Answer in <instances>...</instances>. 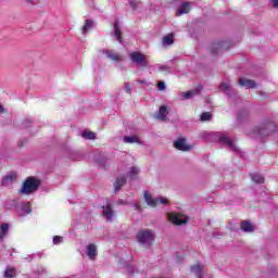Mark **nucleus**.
Masks as SVG:
<instances>
[{
    "mask_svg": "<svg viewBox=\"0 0 278 278\" xmlns=\"http://www.w3.org/2000/svg\"><path fill=\"white\" fill-rule=\"evenodd\" d=\"M277 131V126L270 121L263 122L260 126H256L255 136H273Z\"/></svg>",
    "mask_w": 278,
    "mask_h": 278,
    "instance_id": "obj_1",
    "label": "nucleus"
},
{
    "mask_svg": "<svg viewBox=\"0 0 278 278\" xmlns=\"http://www.w3.org/2000/svg\"><path fill=\"white\" fill-rule=\"evenodd\" d=\"M38 188H40V180L28 177L20 189V194H34Z\"/></svg>",
    "mask_w": 278,
    "mask_h": 278,
    "instance_id": "obj_2",
    "label": "nucleus"
},
{
    "mask_svg": "<svg viewBox=\"0 0 278 278\" xmlns=\"http://www.w3.org/2000/svg\"><path fill=\"white\" fill-rule=\"evenodd\" d=\"M137 240L140 244L149 247L155 242V232L151 229L139 230L137 233Z\"/></svg>",
    "mask_w": 278,
    "mask_h": 278,
    "instance_id": "obj_3",
    "label": "nucleus"
},
{
    "mask_svg": "<svg viewBox=\"0 0 278 278\" xmlns=\"http://www.w3.org/2000/svg\"><path fill=\"white\" fill-rule=\"evenodd\" d=\"M130 60L135 64H139L143 68H146V66H149V61H147V55H144L143 53H140L139 51H135L130 53Z\"/></svg>",
    "mask_w": 278,
    "mask_h": 278,
    "instance_id": "obj_4",
    "label": "nucleus"
},
{
    "mask_svg": "<svg viewBox=\"0 0 278 278\" xmlns=\"http://www.w3.org/2000/svg\"><path fill=\"white\" fill-rule=\"evenodd\" d=\"M238 85L241 86V88H245V90L257 88V83H255V80L242 77L239 78Z\"/></svg>",
    "mask_w": 278,
    "mask_h": 278,
    "instance_id": "obj_5",
    "label": "nucleus"
},
{
    "mask_svg": "<svg viewBox=\"0 0 278 278\" xmlns=\"http://www.w3.org/2000/svg\"><path fill=\"white\" fill-rule=\"evenodd\" d=\"M169 220L174 225H186V223H188V217H184L181 214L170 213Z\"/></svg>",
    "mask_w": 278,
    "mask_h": 278,
    "instance_id": "obj_6",
    "label": "nucleus"
},
{
    "mask_svg": "<svg viewBox=\"0 0 278 278\" xmlns=\"http://www.w3.org/2000/svg\"><path fill=\"white\" fill-rule=\"evenodd\" d=\"M174 147L175 149H177V151H190V149H192V146H188V143H186V138H179L177 141L174 142Z\"/></svg>",
    "mask_w": 278,
    "mask_h": 278,
    "instance_id": "obj_7",
    "label": "nucleus"
},
{
    "mask_svg": "<svg viewBox=\"0 0 278 278\" xmlns=\"http://www.w3.org/2000/svg\"><path fill=\"white\" fill-rule=\"evenodd\" d=\"M202 90H203V86H198V88L192 91L181 92L180 97L181 99H191V97H197V94H201Z\"/></svg>",
    "mask_w": 278,
    "mask_h": 278,
    "instance_id": "obj_8",
    "label": "nucleus"
},
{
    "mask_svg": "<svg viewBox=\"0 0 278 278\" xmlns=\"http://www.w3.org/2000/svg\"><path fill=\"white\" fill-rule=\"evenodd\" d=\"M103 210V216L106 217V220H112L114 217V208L112 207V204H106L105 206H102Z\"/></svg>",
    "mask_w": 278,
    "mask_h": 278,
    "instance_id": "obj_9",
    "label": "nucleus"
},
{
    "mask_svg": "<svg viewBox=\"0 0 278 278\" xmlns=\"http://www.w3.org/2000/svg\"><path fill=\"white\" fill-rule=\"evenodd\" d=\"M143 198L144 201L147 203V205H150V207H157V199H153V197H151L150 193H148V191H144L143 193Z\"/></svg>",
    "mask_w": 278,
    "mask_h": 278,
    "instance_id": "obj_10",
    "label": "nucleus"
},
{
    "mask_svg": "<svg viewBox=\"0 0 278 278\" xmlns=\"http://www.w3.org/2000/svg\"><path fill=\"white\" fill-rule=\"evenodd\" d=\"M103 53H105L106 58H109V60H112V62H121V55L116 53V51L103 50Z\"/></svg>",
    "mask_w": 278,
    "mask_h": 278,
    "instance_id": "obj_11",
    "label": "nucleus"
},
{
    "mask_svg": "<svg viewBox=\"0 0 278 278\" xmlns=\"http://www.w3.org/2000/svg\"><path fill=\"white\" fill-rule=\"evenodd\" d=\"M188 12H190V2H184L180 9L176 11V16H184V14H188Z\"/></svg>",
    "mask_w": 278,
    "mask_h": 278,
    "instance_id": "obj_12",
    "label": "nucleus"
},
{
    "mask_svg": "<svg viewBox=\"0 0 278 278\" xmlns=\"http://www.w3.org/2000/svg\"><path fill=\"white\" fill-rule=\"evenodd\" d=\"M87 255L90 260H97V245L94 243L87 247Z\"/></svg>",
    "mask_w": 278,
    "mask_h": 278,
    "instance_id": "obj_13",
    "label": "nucleus"
},
{
    "mask_svg": "<svg viewBox=\"0 0 278 278\" xmlns=\"http://www.w3.org/2000/svg\"><path fill=\"white\" fill-rule=\"evenodd\" d=\"M168 114V108L166 105H161L156 118L159 121H166V115Z\"/></svg>",
    "mask_w": 278,
    "mask_h": 278,
    "instance_id": "obj_14",
    "label": "nucleus"
},
{
    "mask_svg": "<svg viewBox=\"0 0 278 278\" xmlns=\"http://www.w3.org/2000/svg\"><path fill=\"white\" fill-rule=\"evenodd\" d=\"M191 271L194 273L195 277L203 278V265L201 263L191 266Z\"/></svg>",
    "mask_w": 278,
    "mask_h": 278,
    "instance_id": "obj_15",
    "label": "nucleus"
},
{
    "mask_svg": "<svg viewBox=\"0 0 278 278\" xmlns=\"http://www.w3.org/2000/svg\"><path fill=\"white\" fill-rule=\"evenodd\" d=\"M114 36L117 40V42L122 43L123 42V30H121V27H118V21L114 23Z\"/></svg>",
    "mask_w": 278,
    "mask_h": 278,
    "instance_id": "obj_16",
    "label": "nucleus"
},
{
    "mask_svg": "<svg viewBox=\"0 0 278 278\" xmlns=\"http://www.w3.org/2000/svg\"><path fill=\"white\" fill-rule=\"evenodd\" d=\"M241 231H245V233H252L254 231L253 225L249 220L241 222Z\"/></svg>",
    "mask_w": 278,
    "mask_h": 278,
    "instance_id": "obj_17",
    "label": "nucleus"
},
{
    "mask_svg": "<svg viewBox=\"0 0 278 278\" xmlns=\"http://www.w3.org/2000/svg\"><path fill=\"white\" fill-rule=\"evenodd\" d=\"M219 142H223V144L230 147V149H235V147H236V146H233V139L229 138L228 136L219 137Z\"/></svg>",
    "mask_w": 278,
    "mask_h": 278,
    "instance_id": "obj_18",
    "label": "nucleus"
},
{
    "mask_svg": "<svg viewBox=\"0 0 278 278\" xmlns=\"http://www.w3.org/2000/svg\"><path fill=\"white\" fill-rule=\"evenodd\" d=\"M127 184V179L125 177L117 178L116 181L114 182V190L115 192H118L123 186Z\"/></svg>",
    "mask_w": 278,
    "mask_h": 278,
    "instance_id": "obj_19",
    "label": "nucleus"
},
{
    "mask_svg": "<svg viewBox=\"0 0 278 278\" xmlns=\"http://www.w3.org/2000/svg\"><path fill=\"white\" fill-rule=\"evenodd\" d=\"M175 42V36L173 34H169L165 37H163V45L164 47H170Z\"/></svg>",
    "mask_w": 278,
    "mask_h": 278,
    "instance_id": "obj_20",
    "label": "nucleus"
},
{
    "mask_svg": "<svg viewBox=\"0 0 278 278\" xmlns=\"http://www.w3.org/2000/svg\"><path fill=\"white\" fill-rule=\"evenodd\" d=\"M223 45H225V42H223V41L213 43V46L211 48V53L213 55H216V53H218V51H220V49H223Z\"/></svg>",
    "mask_w": 278,
    "mask_h": 278,
    "instance_id": "obj_21",
    "label": "nucleus"
},
{
    "mask_svg": "<svg viewBox=\"0 0 278 278\" xmlns=\"http://www.w3.org/2000/svg\"><path fill=\"white\" fill-rule=\"evenodd\" d=\"M140 175V169L138 167L132 166L128 173L129 179H136Z\"/></svg>",
    "mask_w": 278,
    "mask_h": 278,
    "instance_id": "obj_22",
    "label": "nucleus"
},
{
    "mask_svg": "<svg viewBox=\"0 0 278 278\" xmlns=\"http://www.w3.org/2000/svg\"><path fill=\"white\" fill-rule=\"evenodd\" d=\"M9 229L10 226L8 224H2L0 226V240L8 236Z\"/></svg>",
    "mask_w": 278,
    "mask_h": 278,
    "instance_id": "obj_23",
    "label": "nucleus"
},
{
    "mask_svg": "<svg viewBox=\"0 0 278 278\" xmlns=\"http://www.w3.org/2000/svg\"><path fill=\"white\" fill-rule=\"evenodd\" d=\"M92 25H93L92 20H87L81 29L83 34H87L88 31H90V29H92Z\"/></svg>",
    "mask_w": 278,
    "mask_h": 278,
    "instance_id": "obj_24",
    "label": "nucleus"
},
{
    "mask_svg": "<svg viewBox=\"0 0 278 278\" xmlns=\"http://www.w3.org/2000/svg\"><path fill=\"white\" fill-rule=\"evenodd\" d=\"M124 142L127 144H134L135 142H140V139H138L136 136H126L124 137Z\"/></svg>",
    "mask_w": 278,
    "mask_h": 278,
    "instance_id": "obj_25",
    "label": "nucleus"
},
{
    "mask_svg": "<svg viewBox=\"0 0 278 278\" xmlns=\"http://www.w3.org/2000/svg\"><path fill=\"white\" fill-rule=\"evenodd\" d=\"M16 275V268L11 267L4 271V278H14Z\"/></svg>",
    "mask_w": 278,
    "mask_h": 278,
    "instance_id": "obj_26",
    "label": "nucleus"
},
{
    "mask_svg": "<svg viewBox=\"0 0 278 278\" xmlns=\"http://www.w3.org/2000/svg\"><path fill=\"white\" fill-rule=\"evenodd\" d=\"M83 138H86V140H94L96 135L94 132L90 131V130H85L81 132Z\"/></svg>",
    "mask_w": 278,
    "mask_h": 278,
    "instance_id": "obj_27",
    "label": "nucleus"
},
{
    "mask_svg": "<svg viewBox=\"0 0 278 278\" xmlns=\"http://www.w3.org/2000/svg\"><path fill=\"white\" fill-rule=\"evenodd\" d=\"M14 179H16V174L11 173L3 178L2 185L7 186L8 181H14Z\"/></svg>",
    "mask_w": 278,
    "mask_h": 278,
    "instance_id": "obj_28",
    "label": "nucleus"
},
{
    "mask_svg": "<svg viewBox=\"0 0 278 278\" xmlns=\"http://www.w3.org/2000/svg\"><path fill=\"white\" fill-rule=\"evenodd\" d=\"M252 181H254V184H264V176L261 174H253Z\"/></svg>",
    "mask_w": 278,
    "mask_h": 278,
    "instance_id": "obj_29",
    "label": "nucleus"
},
{
    "mask_svg": "<svg viewBox=\"0 0 278 278\" xmlns=\"http://www.w3.org/2000/svg\"><path fill=\"white\" fill-rule=\"evenodd\" d=\"M201 121H202V123H205V121H212V113L211 112L202 113Z\"/></svg>",
    "mask_w": 278,
    "mask_h": 278,
    "instance_id": "obj_30",
    "label": "nucleus"
},
{
    "mask_svg": "<svg viewBox=\"0 0 278 278\" xmlns=\"http://www.w3.org/2000/svg\"><path fill=\"white\" fill-rule=\"evenodd\" d=\"M22 210H23V212H26V214H31V204L29 202L23 204Z\"/></svg>",
    "mask_w": 278,
    "mask_h": 278,
    "instance_id": "obj_31",
    "label": "nucleus"
},
{
    "mask_svg": "<svg viewBox=\"0 0 278 278\" xmlns=\"http://www.w3.org/2000/svg\"><path fill=\"white\" fill-rule=\"evenodd\" d=\"M130 8L132 10H138V5L140 4V1L138 0H129Z\"/></svg>",
    "mask_w": 278,
    "mask_h": 278,
    "instance_id": "obj_32",
    "label": "nucleus"
},
{
    "mask_svg": "<svg viewBox=\"0 0 278 278\" xmlns=\"http://www.w3.org/2000/svg\"><path fill=\"white\" fill-rule=\"evenodd\" d=\"M53 244H62V237L61 236H54L53 237Z\"/></svg>",
    "mask_w": 278,
    "mask_h": 278,
    "instance_id": "obj_33",
    "label": "nucleus"
},
{
    "mask_svg": "<svg viewBox=\"0 0 278 278\" xmlns=\"http://www.w3.org/2000/svg\"><path fill=\"white\" fill-rule=\"evenodd\" d=\"M219 88L224 90V92H227L229 90V84L228 83H222Z\"/></svg>",
    "mask_w": 278,
    "mask_h": 278,
    "instance_id": "obj_34",
    "label": "nucleus"
},
{
    "mask_svg": "<svg viewBox=\"0 0 278 278\" xmlns=\"http://www.w3.org/2000/svg\"><path fill=\"white\" fill-rule=\"evenodd\" d=\"M157 88L159 90L164 91L166 90V84H164V81H159Z\"/></svg>",
    "mask_w": 278,
    "mask_h": 278,
    "instance_id": "obj_35",
    "label": "nucleus"
},
{
    "mask_svg": "<svg viewBox=\"0 0 278 278\" xmlns=\"http://www.w3.org/2000/svg\"><path fill=\"white\" fill-rule=\"evenodd\" d=\"M157 203H162V205H166V204H168V199L160 198V199H157Z\"/></svg>",
    "mask_w": 278,
    "mask_h": 278,
    "instance_id": "obj_36",
    "label": "nucleus"
},
{
    "mask_svg": "<svg viewBox=\"0 0 278 278\" xmlns=\"http://www.w3.org/2000/svg\"><path fill=\"white\" fill-rule=\"evenodd\" d=\"M126 91L131 94V86L129 84H125Z\"/></svg>",
    "mask_w": 278,
    "mask_h": 278,
    "instance_id": "obj_37",
    "label": "nucleus"
},
{
    "mask_svg": "<svg viewBox=\"0 0 278 278\" xmlns=\"http://www.w3.org/2000/svg\"><path fill=\"white\" fill-rule=\"evenodd\" d=\"M136 210H138L139 212H142V207L140 206V203H136L135 204Z\"/></svg>",
    "mask_w": 278,
    "mask_h": 278,
    "instance_id": "obj_38",
    "label": "nucleus"
},
{
    "mask_svg": "<svg viewBox=\"0 0 278 278\" xmlns=\"http://www.w3.org/2000/svg\"><path fill=\"white\" fill-rule=\"evenodd\" d=\"M244 114H247L245 111H240V112H239V118H240V119L243 118Z\"/></svg>",
    "mask_w": 278,
    "mask_h": 278,
    "instance_id": "obj_39",
    "label": "nucleus"
},
{
    "mask_svg": "<svg viewBox=\"0 0 278 278\" xmlns=\"http://www.w3.org/2000/svg\"><path fill=\"white\" fill-rule=\"evenodd\" d=\"M274 8H278V0H273Z\"/></svg>",
    "mask_w": 278,
    "mask_h": 278,
    "instance_id": "obj_40",
    "label": "nucleus"
},
{
    "mask_svg": "<svg viewBox=\"0 0 278 278\" xmlns=\"http://www.w3.org/2000/svg\"><path fill=\"white\" fill-rule=\"evenodd\" d=\"M3 112H4L3 105L0 104V114H3Z\"/></svg>",
    "mask_w": 278,
    "mask_h": 278,
    "instance_id": "obj_41",
    "label": "nucleus"
},
{
    "mask_svg": "<svg viewBox=\"0 0 278 278\" xmlns=\"http://www.w3.org/2000/svg\"><path fill=\"white\" fill-rule=\"evenodd\" d=\"M261 94H262L263 99H266V93L264 91H261Z\"/></svg>",
    "mask_w": 278,
    "mask_h": 278,
    "instance_id": "obj_42",
    "label": "nucleus"
},
{
    "mask_svg": "<svg viewBox=\"0 0 278 278\" xmlns=\"http://www.w3.org/2000/svg\"><path fill=\"white\" fill-rule=\"evenodd\" d=\"M28 1V3H31V1H34V0H27Z\"/></svg>",
    "mask_w": 278,
    "mask_h": 278,
    "instance_id": "obj_43",
    "label": "nucleus"
}]
</instances>
